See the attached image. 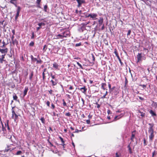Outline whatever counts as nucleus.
I'll list each match as a JSON object with an SVG mask.
<instances>
[{
  "mask_svg": "<svg viewBox=\"0 0 157 157\" xmlns=\"http://www.w3.org/2000/svg\"><path fill=\"white\" fill-rule=\"evenodd\" d=\"M92 59L93 61V62H94L95 60V58L94 56V55L93 54H92Z\"/></svg>",
  "mask_w": 157,
  "mask_h": 157,
  "instance_id": "nucleus-53",
  "label": "nucleus"
},
{
  "mask_svg": "<svg viewBox=\"0 0 157 157\" xmlns=\"http://www.w3.org/2000/svg\"><path fill=\"white\" fill-rule=\"evenodd\" d=\"M41 0H37L36 3L37 4V7L39 8H40L41 7L40 6V3L41 2Z\"/></svg>",
  "mask_w": 157,
  "mask_h": 157,
  "instance_id": "nucleus-21",
  "label": "nucleus"
},
{
  "mask_svg": "<svg viewBox=\"0 0 157 157\" xmlns=\"http://www.w3.org/2000/svg\"><path fill=\"white\" fill-rule=\"evenodd\" d=\"M36 64H41L42 63L43 61L40 58L39 59H37L36 61Z\"/></svg>",
  "mask_w": 157,
  "mask_h": 157,
  "instance_id": "nucleus-25",
  "label": "nucleus"
},
{
  "mask_svg": "<svg viewBox=\"0 0 157 157\" xmlns=\"http://www.w3.org/2000/svg\"><path fill=\"white\" fill-rule=\"evenodd\" d=\"M89 23H90L89 21L88 22H85L84 23H83V25H84V26L86 25L87 24H88Z\"/></svg>",
  "mask_w": 157,
  "mask_h": 157,
  "instance_id": "nucleus-60",
  "label": "nucleus"
},
{
  "mask_svg": "<svg viewBox=\"0 0 157 157\" xmlns=\"http://www.w3.org/2000/svg\"><path fill=\"white\" fill-rule=\"evenodd\" d=\"M56 36L57 37L56 38V39L59 38L58 37H59L61 39H62V38H63V34L62 35H61V34H59L58 35Z\"/></svg>",
  "mask_w": 157,
  "mask_h": 157,
  "instance_id": "nucleus-31",
  "label": "nucleus"
},
{
  "mask_svg": "<svg viewBox=\"0 0 157 157\" xmlns=\"http://www.w3.org/2000/svg\"><path fill=\"white\" fill-rule=\"evenodd\" d=\"M149 112L150 113L152 117H154L156 116V114L155 112H154L152 110H150Z\"/></svg>",
  "mask_w": 157,
  "mask_h": 157,
  "instance_id": "nucleus-11",
  "label": "nucleus"
},
{
  "mask_svg": "<svg viewBox=\"0 0 157 157\" xmlns=\"http://www.w3.org/2000/svg\"><path fill=\"white\" fill-rule=\"evenodd\" d=\"M106 84L105 83H102L101 84V88L103 90H106L107 89H106Z\"/></svg>",
  "mask_w": 157,
  "mask_h": 157,
  "instance_id": "nucleus-16",
  "label": "nucleus"
},
{
  "mask_svg": "<svg viewBox=\"0 0 157 157\" xmlns=\"http://www.w3.org/2000/svg\"><path fill=\"white\" fill-rule=\"evenodd\" d=\"M34 43L33 41H32L29 43V45L31 46H33L34 45Z\"/></svg>",
  "mask_w": 157,
  "mask_h": 157,
  "instance_id": "nucleus-42",
  "label": "nucleus"
},
{
  "mask_svg": "<svg viewBox=\"0 0 157 157\" xmlns=\"http://www.w3.org/2000/svg\"><path fill=\"white\" fill-rule=\"evenodd\" d=\"M12 42L13 45H14L15 44L17 45L18 44V42L16 39L12 40Z\"/></svg>",
  "mask_w": 157,
  "mask_h": 157,
  "instance_id": "nucleus-22",
  "label": "nucleus"
},
{
  "mask_svg": "<svg viewBox=\"0 0 157 157\" xmlns=\"http://www.w3.org/2000/svg\"><path fill=\"white\" fill-rule=\"evenodd\" d=\"M4 20H3L2 21H0V29L2 28V26L3 25V22H4Z\"/></svg>",
  "mask_w": 157,
  "mask_h": 157,
  "instance_id": "nucleus-34",
  "label": "nucleus"
},
{
  "mask_svg": "<svg viewBox=\"0 0 157 157\" xmlns=\"http://www.w3.org/2000/svg\"><path fill=\"white\" fill-rule=\"evenodd\" d=\"M90 120H87L86 121V122L87 123V124H90Z\"/></svg>",
  "mask_w": 157,
  "mask_h": 157,
  "instance_id": "nucleus-62",
  "label": "nucleus"
},
{
  "mask_svg": "<svg viewBox=\"0 0 157 157\" xmlns=\"http://www.w3.org/2000/svg\"><path fill=\"white\" fill-rule=\"evenodd\" d=\"M50 76L52 79H56V75H53L52 73H50Z\"/></svg>",
  "mask_w": 157,
  "mask_h": 157,
  "instance_id": "nucleus-23",
  "label": "nucleus"
},
{
  "mask_svg": "<svg viewBox=\"0 0 157 157\" xmlns=\"http://www.w3.org/2000/svg\"><path fill=\"white\" fill-rule=\"evenodd\" d=\"M81 43L80 42L79 43L76 44H75V46L76 47H78V46H81Z\"/></svg>",
  "mask_w": 157,
  "mask_h": 157,
  "instance_id": "nucleus-52",
  "label": "nucleus"
},
{
  "mask_svg": "<svg viewBox=\"0 0 157 157\" xmlns=\"http://www.w3.org/2000/svg\"><path fill=\"white\" fill-rule=\"evenodd\" d=\"M33 75V71H31V73L29 76V79L31 81H32V78Z\"/></svg>",
  "mask_w": 157,
  "mask_h": 157,
  "instance_id": "nucleus-20",
  "label": "nucleus"
},
{
  "mask_svg": "<svg viewBox=\"0 0 157 157\" xmlns=\"http://www.w3.org/2000/svg\"><path fill=\"white\" fill-rule=\"evenodd\" d=\"M21 60L23 61H25V59H24L23 56H22L21 57Z\"/></svg>",
  "mask_w": 157,
  "mask_h": 157,
  "instance_id": "nucleus-64",
  "label": "nucleus"
},
{
  "mask_svg": "<svg viewBox=\"0 0 157 157\" xmlns=\"http://www.w3.org/2000/svg\"><path fill=\"white\" fill-rule=\"evenodd\" d=\"M82 131V130H78V129H75V132H74V133H78L79 132H81Z\"/></svg>",
  "mask_w": 157,
  "mask_h": 157,
  "instance_id": "nucleus-49",
  "label": "nucleus"
},
{
  "mask_svg": "<svg viewBox=\"0 0 157 157\" xmlns=\"http://www.w3.org/2000/svg\"><path fill=\"white\" fill-rule=\"evenodd\" d=\"M17 0H10V2L11 3L14 5H16V3H14V1H16Z\"/></svg>",
  "mask_w": 157,
  "mask_h": 157,
  "instance_id": "nucleus-35",
  "label": "nucleus"
},
{
  "mask_svg": "<svg viewBox=\"0 0 157 157\" xmlns=\"http://www.w3.org/2000/svg\"><path fill=\"white\" fill-rule=\"evenodd\" d=\"M141 53H138L137 55V62H139L141 60V59L142 57Z\"/></svg>",
  "mask_w": 157,
  "mask_h": 157,
  "instance_id": "nucleus-8",
  "label": "nucleus"
},
{
  "mask_svg": "<svg viewBox=\"0 0 157 157\" xmlns=\"http://www.w3.org/2000/svg\"><path fill=\"white\" fill-rule=\"evenodd\" d=\"M8 49L7 48H6L5 49H2L0 48V52L6 55V54L7 52Z\"/></svg>",
  "mask_w": 157,
  "mask_h": 157,
  "instance_id": "nucleus-6",
  "label": "nucleus"
},
{
  "mask_svg": "<svg viewBox=\"0 0 157 157\" xmlns=\"http://www.w3.org/2000/svg\"><path fill=\"white\" fill-rule=\"evenodd\" d=\"M4 61H6V60H4L3 59L0 58V63H3V62Z\"/></svg>",
  "mask_w": 157,
  "mask_h": 157,
  "instance_id": "nucleus-45",
  "label": "nucleus"
},
{
  "mask_svg": "<svg viewBox=\"0 0 157 157\" xmlns=\"http://www.w3.org/2000/svg\"><path fill=\"white\" fill-rule=\"evenodd\" d=\"M53 67L54 68H56V69H59V65L56 62H55L53 64Z\"/></svg>",
  "mask_w": 157,
  "mask_h": 157,
  "instance_id": "nucleus-17",
  "label": "nucleus"
},
{
  "mask_svg": "<svg viewBox=\"0 0 157 157\" xmlns=\"http://www.w3.org/2000/svg\"><path fill=\"white\" fill-rule=\"evenodd\" d=\"M124 113H121L120 115L118 116H118V117L117 118V119L119 120V119L121 118L122 117H123V116L124 115Z\"/></svg>",
  "mask_w": 157,
  "mask_h": 157,
  "instance_id": "nucleus-27",
  "label": "nucleus"
},
{
  "mask_svg": "<svg viewBox=\"0 0 157 157\" xmlns=\"http://www.w3.org/2000/svg\"><path fill=\"white\" fill-rule=\"evenodd\" d=\"M13 107L12 109V118L14 120V121H16L18 119V116L16 114L15 111L13 109Z\"/></svg>",
  "mask_w": 157,
  "mask_h": 157,
  "instance_id": "nucleus-2",
  "label": "nucleus"
},
{
  "mask_svg": "<svg viewBox=\"0 0 157 157\" xmlns=\"http://www.w3.org/2000/svg\"><path fill=\"white\" fill-rule=\"evenodd\" d=\"M77 64L82 69H83V68L82 66V65L78 62H77Z\"/></svg>",
  "mask_w": 157,
  "mask_h": 157,
  "instance_id": "nucleus-39",
  "label": "nucleus"
},
{
  "mask_svg": "<svg viewBox=\"0 0 157 157\" xmlns=\"http://www.w3.org/2000/svg\"><path fill=\"white\" fill-rule=\"evenodd\" d=\"M55 105L53 103H52L51 104V109L52 110H53L55 109Z\"/></svg>",
  "mask_w": 157,
  "mask_h": 157,
  "instance_id": "nucleus-30",
  "label": "nucleus"
},
{
  "mask_svg": "<svg viewBox=\"0 0 157 157\" xmlns=\"http://www.w3.org/2000/svg\"><path fill=\"white\" fill-rule=\"evenodd\" d=\"M59 138H60V140L62 142V144L60 145H63V148H64L65 147L64 146V145H65L64 144L65 142L64 141L63 139L61 136H59Z\"/></svg>",
  "mask_w": 157,
  "mask_h": 157,
  "instance_id": "nucleus-19",
  "label": "nucleus"
},
{
  "mask_svg": "<svg viewBox=\"0 0 157 157\" xmlns=\"http://www.w3.org/2000/svg\"><path fill=\"white\" fill-rule=\"evenodd\" d=\"M78 3V7H80L82 3H84L85 2V1L82 0H77Z\"/></svg>",
  "mask_w": 157,
  "mask_h": 157,
  "instance_id": "nucleus-9",
  "label": "nucleus"
},
{
  "mask_svg": "<svg viewBox=\"0 0 157 157\" xmlns=\"http://www.w3.org/2000/svg\"><path fill=\"white\" fill-rule=\"evenodd\" d=\"M52 92L53 90H48V92L50 94H52Z\"/></svg>",
  "mask_w": 157,
  "mask_h": 157,
  "instance_id": "nucleus-63",
  "label": "nucleus"
},
{
  "mask_svg": "<svg viewBox=\"0 0 157 157\" xmlns=\"http://www.w3.org/2000/svg\"><path fill=\"white\" fill-rule=\"evenodd\" d=\"M63 37H67L70 36V33L69 31H66L63 33Z\"/></svg>",
  "mask_w": 157,
  "mask_h": 157,
  "instance_id": "nucleus-5",
  "label": "nucleus"
},
{
  "mask_svg": "<svg viewBox=\"0 0 157 157\" xmlns=\"http://www.w3.org/2000/svg\"><path fill=\"white\" fill-rule=\"evenodd\" d=\"M62 101L63 102V105L64 106H67V104L66 103V102H65V100L64 99H63L62 100Z\"/></svg>",
  "mask_w": 157,
  "mask_h": 157,
  "instance_id": "nucleus-37",
  "label": "nucleus"
},
{
  "mask_svg": "<svg viewBox=\"0 0 157 157\" xmlns=\"http://www.w3.org/2000/svg\"><path fill=\"white\" fill-rule=\"evenodd\" d=\"M144 140V146H145L147 145V143H146V141L145 138H144L143 139Z\"/></svg>",
  "mask_w": 157,
  "mask_h": 157,
  "instance_id": "nucleus-38",
  "label": "nucleus"
},
{
  "mask_svg": "<svg viewBox=\"0 0 157 157\" xmlns=\"http://www.w3.org/2000/svg\"><path fill=\"white\" fill-rule=\"evenodd\" d=\"M40 120L43 124H44L45 123V120L44 117H41L40 119Z\"/></svg>",
  "mask_w": 157,
  "mask_h": 157,
  "instance_id": "nucleus-28",
  "label": "nucleus"
},
{
  "mask_svg": "<svg viewBox=\"0 0 157 157\" xmlns=\"http://www.w3.org/2000/svg\"><path fill=\"white\" fill-rule=\"evenodd\" d=\"M95 104L96 105H97V108L99 109L100 107V105L99 104H98L97 102H96Z\"/></svg>",
  "mask_w": 157,
  "mask_h": 157,
  "instance_id": "nucleus-56",
  "label": "nucleus"
},
{
  "mask_svg": "<svg viewBox=\"0 0 157 157\" xmlns=\"http://www.w3.org/2000/svg\"><path fill=\"white\" fill-rule=\"evenodd\" d=\"M5 55H5V54L2 55L1 56V57L0 58L4 59L5 58Z\"/></svg>",
  "mask_w": 157,
  "mask_h": 157,
  "instance_id": "nucleus-58",
  "label": "nucleus"
},
{
  "mask_svg": "<svg viewBox=\"0 0 157 157\" xmlns=\"http://www.w3.org/2000/svg\"><path fill=\"white\" fill-rule=\"evenodd\" d=\"M148 125L150 127L148 128V132L149 134V138L150 140L152 141L154 137V126L153 123H149Z\"/></svg>",
  "mask_w": 157,
  "mask_h": 157,
  "instance_id": "nucleus-1",
  "label": "nucleus"
},
{
  "mask_svg": "<svg viewBox=\"0 0 157 157\" xmlns=\"http://www.w3.org/2000/svg\"><path fill=\"white\" fill-rule=\"evenodd\" d=\"M29 90L28 88L27 87H26L25 88V90L24 91L23 93V96L25 97L26 94L27 92H28V91Z\"/></svg>",
  "mask_w": 157,
  "mask_h": 157,
  "instance_id": "nucleus-18",
  "label": "nucleus"
},
{
  "mask_svg": "<svg viewBox=\"0 0 157 157\" xmlns=\"http://www.w3.org/2000/svg\"><path fill=\"white\" fill-rule=\"evenodd\" d=\"M156 155V151H154L152 152V157H154V155Z\"/></svg>",
  "mask_w": 157,
  "mask_h": 157,
  "instance_id": "nucleus-51",
  "label": "nucleus"
},
{
  "mask_svg": "<svg viewBox=\"0 0 157 157\" xmlns=\"http://www.w3.org/2000/svg\"><path fill=\"white\" fill-rule=\"evenodd\" d=\"M47 45H45L43 47V50L44 52H45L46 51V50L47 49Z\"/></svg>",
  "mask_w": 157,
  "mask_h": 157,
  "instance_id": "nucleus-40",
  "label": "nucleus"
},
{
  "mask_svg": "<svg viewBox=\"0 0 157 157\" xmlns=\"http://www.w3.org/2000/svg\"><path fill=\"white\" fill-rule=\"evenodd\" d=\"M45 73L44 72L42 73V78L43 80H44L46 78V76L45 75Z\"/></svg>",
  "mask_w": 157,
  "mask_h": 157,
  "instance_id": "nucleus-32",
  "label": "nucleus"
},
{
  "mask_svg": "<svg viewBox=\"0 0 157 157\" xmlns=\"http://www.w3.org/2000/svg\"><path fill=\"white\" fill-rule=\"evenodd\" d=\"M50 102L48 101H47L46 102V104L48 107H50Z\"/></svg>",
  "mask_w": 157,
  "mask_h": 157,
  "instance_id": "nucleus-43",
  "label": "nucleus"
},
{
  "mask_svg": "<svg viewBox=\"0 0 157 157\" xmlns=\"http://www.w3.org/2000/svg\"><path fill=\"white\" fill-rule=\"evenodd\" d=\"M81 100L82 102V106H83V105H84L85 101L84 100L83 98H81Z\"/></svg>",
  "mask_w": 157,
  "mask_h": 157,
  "instance_id": "nucleus-59",
  "label": "nucleus"
},
{
  "mask_svg": "<svg viewBox=\"0 0 157 157\" xmlns=\"http://www.w3.org/2000/svg\"><path fill=\"white\" fill-rule=\"evenodd\" d=\"M139 112L140 113V115L142 117H144L145 116V114L144 113H143V112H141V111H139Z\"/></svg>",
  "mask_w": 157,
  "mask_h": 157,
  "instance_id": "nucleus-36",
  "label": "nucleus"
},
{
  "mask_svg": "<svg viewBox=\"0 0 157 157\" xmlns=\"http://www.w3.org/2000/svg\"><path fill=\"white\" fill-rule=\"evenodd\" d=\"M116 89H117L116 88V87L115 86H113V87L110 90H109L110 92L111 93V91L113 90H115Z\"/></svg>",
  "mask_w": 157,
  "mask_h": 157,
  "instance_id": "nucleus-44",
  "label": "nucleus"
},
{
  "mask_svg": "<svg viewBox=\"0 0 157 157\" xmlns=\"http://www.w3.org/2000/svg\"><path fill=\"white\" fill-rule=\"evenodd\" d=\"M65 115L66 116L70 117L71 115L69 112H68L66 113Z\"/></svg>",
  "mask_w": 157,
  "mask_h": 157,
  "instance_id": "nucleus-54",
  "label": "nucleus"
},
{
  "mask_svg": "<svg viewBox=\"0 0 157 157\" xmlns=\"http://www.w3.org/2000/svg\"><path fill=\"white\" fill-rule=\"evenodd\" d=\"M55 81L52 79L50 81V82H52V86H55L57 84V79H55Z\"/></svg>",
  "mask_w": 157,
  "mask_h": 157,
  "instance_id": "nucleus-12",
  "label": "nucleus"
},
{
  "mask_svg": "<svg viewBox=\"0 0 157 157\" xmlns=\"http://www.w3.org/2000/svg\"><path fill=\"white\" fill-rule=\"evenodd\" d=\"M47 7H48V6H47V5H45L44 6V10L45 12H46L47 11Z\"/></svg>",
  "mask_w": 157,
  "mask_h": 157,
  "instance_id": "nucleus-46",
  "label": "nucleus"
},
{
  "mask_svg": "<svg viewBox=\"0 0 157 157\" xmlns=\"http://www.w3.org/2000/svg\"><path fill=\"white\" fill-rule=\"evenodd\" d=\"M13 99L15 101H17L18 97L15 93H14L13 95Z\"/></svg>",
  "mask_w": 157,
  "mask_h": 157,
  "instance_id": "nucleus-24",
  "label": "nucleus"
},
{
  "mask_svg": "<svg viewBox=\"0 0 157 157\" xmlns=\"http://www.w3.org/2000/svg\"><path fill=\"white\" fill-rule=\"evenodd\" d=\"M9 121L8 120H7L6 121V123L5 124V125L6 127L7 126V129L9 131V132L10 133H11V130L10 129V128L9 127Z\"/></svg>",
  "mask_w": 157,
  "mask_h": 157,
  "instance_id": "nucleus-10",
  "label": "nucleus"
},
{
  "mask_svg": "<svg viewBox=\"0 0 157 157\" xmlns=\"http://www.w3.org/2000/svg\"><path fill=\"white\" fill-rule=\"evenodd\" d=\"M98 16V15L96 13H90L88 15L86 16V17H90V18H91L93 20H95L97 19L96 17Z\"/></svg>",
  "mask_w": 157,
  "mask_h": 157,
  "instance_id": "nucleus-3",
  "label": "nucleus"
},
{
  "mask_svg": "<svg viewBox=\"0 0 157 157\" xmlns=\"http://www.w3.org/2000/svg\"><path fill=\"white\" fill-rule=\"evenodd\" d=\"M131 33V30H129L128 31V32L127 34V35L128 36V35H130Z\"/></svg>",
  "mask_w": 157,
  "mask_h": 157,
  "instance_id": "nucleus-55",
  "label": "nucleus"
},
{
  "mask_svg": "<svg viewBox=\"0 0 157 157\" xmlns=\"http://www.w3.org/2000/svg\"><path fill=\"white\" fill-rule=\"evenodd\" d=\"M114 53L115 54L116 56L117 55H118V53L117 51V50L116 49H114Z\"/></svg>",
  "mask_w": 157,
  "mask_h": 157,
  "instance_id": "nucleus-47",
  "label": "nucleus"
},
{
  "mask_svg": "<svg viewBox=\"0 0 157 157\" xmlns=\"http://www.w3.org/2000/svg\"><path fill=\"white\" fill-rule=\"evenodd\" d=\"M21 11V8L20 6H18L17 8L16 14L15 17V20L16 21L19 16V13Z\"/></svg>",
  "mask_w": 157,
  "mask_h": 157,
  "instance_id": "nucleus-4",
  "label": "nucleus"
},
{
  "mask_svg": "<svg viewBox=\"0 0 157 157\" xmlns=\"http://www.w3.org/2000/svg\"><path fill=\"white\" fill-rule=\"evenodd\" d=\"M78 89L80 90H81L82 92L84 93H86L87 89L86 88V87L85 86H84V87L81 88H79Z\"/></svg>",
  "mask_w": 157,
  "mask_h": 157,
  "instance_id": "nucleus-13",
  "label": "nucleus"
},
{
  "mask_svg": "<svg viewBox=\"0 0 157 157\" xmlns=\"http://www.w3.org/2000/svg\"><path fill=\"white\" fill-rule=\"evenodd\" d=\"M22 153V152L21 151H18L15 154V155H20Z\"/></svg>",
  "mask_w": 157,
  "mask_h": 157,
  "instance_id": "nucleus-33",
  "label": "nucleus"
},
{
  "mask_svg": "<svg viewBox=\"0 0 157 157\" xmlns=\"http://www.w3.org/2000/svg\"><path fill=\"white\" fill-rule=\"evenodd\" d=\"M153 106L155 108H157V103L156 102L153 103Z\"/></svg>",
  "mask_w": 157,
  "mask_h": 157,
  "instance_id": "nucleus-50",
  "label": "nucleus"
},
{
  "mask_svg": "<svg viewBox=\"0 0 157 157\" xmlns=\"http://www.w3.org/2000/svg\"><path fill=\"white\" fill-rule=\"evenodd\" d=\"M136 132V130L134 131H133L132 132V135L131 138V140L132 142H134V139L135 137V134H134L133 133L134 132Z\"/></svg>",
  "mask_w": 157,
  "mask_h": 157,
  "instance_id": "nucleus-14",
  "label": "nucleus"
},
{
  "mask_svg": "<svg viewBox=\"0 0 157 157\" xmlns=\"http://www.w3.org/2000/svg\"><path fill=\"white\" fill-rule=\"evenodd\" d=\"M99 26L101 25L103 22V19L102 17H101L99 18L98 21Z\"/></svg>",
  "mask_w": 157,
  "mask_h": 157,
  "instance_id": "nucleus-15",
  "label": "nucleus"
},
{
  "mask_svg": "<svg viewBox=\"0 0 157 157\" xmlns=\"http://www.w3.org/2000/svg\"><path fill=\"white\" fill-rule=\"evenodd\" d=\"M37 59L36 58H34V59H33L32 60V61L34 62L35 61H36L37 60Z\"/></svg>",
  "mask_w": 157,
  "mask_h": 157,
  "instance_id": "nucleus-61",
  "label": "nucleus"
},
{
  "mask_svg": "<svg viewBox=\"0 0 157 157\" xmlns=\"http://www.w3.org/2000/svg\"><path fill=\"white\" fill-rule=\"evenodd\" d=\"M108 94V92L107 91H106L105 93L101 97V98L102 99H104L106 98V96Z\"/></svg>",
  "mask_w": 157,
  "mask_h": 157,
  "instance_id": "nucleus-29",
  "label": "nucleus"
},
{
  "mask_svg": "<svg viewBox=\"0 0 157 157\" xmlns=\"http://www.w3.org/2000/svg\"><path fill=\"white\" fill-rule=\"evenodd\" d=\"M45 25V24L44 23L41 22L40 23H39L38 24V25L40 26L41 27L42 25H43L44 26Z\"/></svg>",
  "mask_w": 157,
  "mask_h": 157,
  "instance_id": "nucleus-41",
  "label": "nucleus"
},
{
  "mask_svg": "<svg viewBox=\"0 0 157 157\" xmlns=\"http://www.w3.org/2000/svg\"><path fill=\"white\" fill-rule=\"evenodd\" d=\"M111 93L112 94L117 95L119 94V91L117 89H116L112 91Z\"/></svg>",
  "mask_w": 157,
  "mask_h": 157,
  "instance_id": "nucleus-7",
  "label": "nucleus"
},
{
  "mask_svg": "<svg viewBox=\"0 0 157 157\" xmlns=\"http://www.w3.org/2000/svg\"><path fill=\"white\" fill-rule=\"evenodd\" d=\"M128 149H129V153H130V154H132V149H131V147L130 146V144H129L128 146Z\"/></svg>",
  "mask_w": 157,
  "mask_h": 157,
  "instance_id": "nucleus-26",
  "label": "nucleus"
},
{
  "mask_svg": "<svg viewBox=\"0 0 157 157\" xmlns=\"http://www.w3.org/2000/svg\"><path fill=\"white\" fill-rule=\"evenodd\" d=\"M34 32H33L32 33V36L31 37V39H33L34 38Z\"/></svg>",
  "mask_w": 157,
  "mask_h": 157,
  "instance_id": "nucleus-57",
  "label": "nucleus"
},
{
  "mask_svg": "<svg viewBox=\"0 0 157 157\" xmlns=\"http://www.w3.org/2000/svg\"><path fill=\"white\" fill-rule=\"evenodd\" d=\"M2 43L3 44L2 46H1V47L4 48L5 47V46L6 45V44L5 42L4 41H3Z\"/></svg>",
  "mask_w": 157,
  "mask_h": 157,
  "instance_id": "nucleus-48",
  "label": "nucleus"
}]
</instances>
